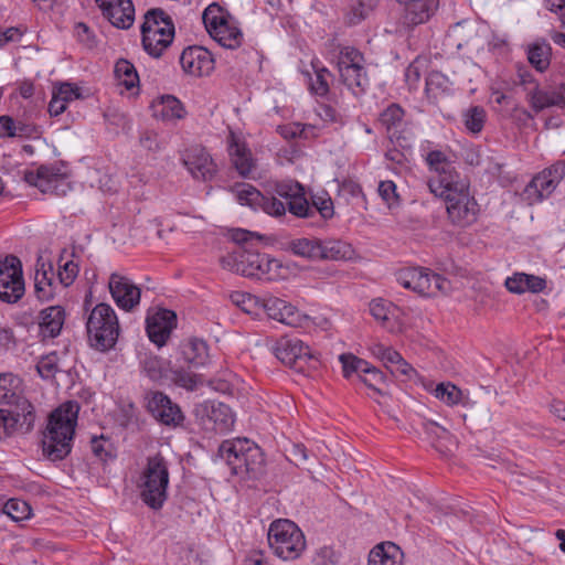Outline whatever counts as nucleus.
<instances>
[{"label": "nucleus", "mask_w": 565, "mask_h": 565, "mask_svg": "<svg viewBox=\"0 0 565 565\" xmlns=\"http://www.w3.org/2000/svg\"><path fill=\"white\" fill-rule=\"evenodd\" d=\"M267 541L273 553L282 561H295L306 550L302 531L288 519H278L270 523Z\"/></svg>", "instance_id": "obj_7"}, {"label": "nucleus", "mask_w": 565, "mask_h": 565, "mask_svg": "<svg viewBox=\"0 0 565 565\" xmlns=\"http://www.w3.org/2000/svg\"><path fill=\"white\" fill-rule=\"evenodd\" d=\"M103 15L118 29H129L135 21L131 0H96Z\"/></svg>", "instance_id": "obj_25"}, {"label": "nucleus", "mask_w": 565, "mask_h": 565, "mask_svg": "<svg viewBox=\"0 0 565 565\" xmlns=\"http://www.w3.org/2000/svg\"><path fill=\"white\" fill-rule=\"evenodd\" d=\"M86 331L92 348L105 352L115 347L120 327L110 305L100 302L90 310L86 319Z\"/></svg>", "instance_id": "obj_6"}, {"label": "nucleus", "mask_w": 565, "mask_h": 565, "mask_svg": "<svg viewBox=\"0 0 565 565\" xmlns=\"http://www.w3.org/2000/svg\"><path fill=\"white\" fill-rule=\"evenodd\" d=\"M147 411L162 425L169 427L181 426L184 414L180 406L160 391H148L145 394Z\"/></svg>", "instance_id": "obj_17"}, {"label": "nucleus", "mask_w": 565, "mask_h": 565, "mask_svg": "<svg viewBox=\"0 0 565 565\" xmlns=\"http://www.w3.org/2000/svg\"><path fill=\"white\" fill-rule=\"evenodd\" d=\"M320 259L343 260L350 259L353 255L352 246L349 243L341 239H320Z\"/></svg>", "instance_id": "obj_37"}, {"label": "nucleus", "mask_w": 565, "mask_h": 565, "mask_svg": "<svg viewBox=\"0 0 565 565\" xmlns=\"http://www.w3.org/2000/svg\"><path fill=\"white\" fill-rule=\"evenodd\" d=\"M0 138H18L15 119L11 116H0Z\"/></svg>", "instance_id": "obj_62"}, {"label": "nucleus", "mask_w": 565, "mask_h": 565, "mask_svg": "<svg viewBox=\"0 0 565 565\" xmlns=\"http://www.w3.org/2000/svg\"><path fill=\"white\" fill-rule=\"evenodd\" d=\"M36 370L41 377L52 379L55 373L60 371L58 356L55 352H52L43 356L36 364Z\"/></svg>", "instance_id": "obj_55"}, {"label": "nucleus", "mask_w": 565, "mask_h": 565, "mask_svg": "<svg viewBox=\"0 0 565 565\" xmlns=\"http://www.w3.org/2000/svg\"><path fill=\"white\" fill-rule=\"evenodd\" d=\"M18 138L35 139L42 134L41 127L30 121L28 118L21 117L15 119Z\"/></svg>", "instance_id": "obj_57"}, {"label": "nucleus", "mask_w": 565, "mask_h": 565, "mask_svg": "<svg viewBox=\"0 0 565 565\" xmlns=\"http://www.w3.org/2000/svg\"><path fill=\"white\" fill-rule=\"evenodd\" d=\"M24 291L21 260L14 255L0 258V300L15 303L23 297Z\"/></svg>", "instance_id": "obj_14"}, {"label": "nucleus", "mask_w": 565, "mask_h": 565, "mask_svg": "<svg viewBox=\"0 0 565 565\" xmlns=\"http://www.w3.org/2000/svg\"><path fill=\"white\" fill-rule=\"evenodd\" d=\"M177 327V315L169 309H159L146 320V331L151 342L163 347Z\"/></svg>", "instance_id": "obj_24"}, {"label": "nucleus", "mask_w": 565, "mask_h": 565, "mask_svg": "<svg viewBox=\"0 0 565 565\" xmlns=\"http://www.w3.org/2000/svg\"><path fill=\"white\" fill-rule=\"evenodd\" d=\"M141 35L145 51L153 57H159L173 41V22L163 10H149L141 25Z\"/></svg>", "instance_id": "obj_9"}, {"label": "nucleus", "mask_w": 565, "mask_h": 565, "mask_svg": "<svg viewBox=\"0 0 565 565\" xmlns=\"http://www.w3.org/2000/svg\"><path fill=\"white\" fill-rule=\"evenodd\" d=\"M258 209L270 216L280 217L286 214L288 203L286 200L281 201L276 196H267L263 194V200L259 202Z\"/></svg>", "instance_id": "obj_53"}, {"label": "nucleus", "mask_w": 565, "mask_h": 565, "mask_svg": "<svg viewBox=\"0 0 565 565\" xmlns=\"http://www.w3.org/2000/svg\"><path fill=\"white\" fill-rule=\"evenodd\" d=\"M273 350L278 360L297 371H301L305 363L312 359L309 347L298 338H281Z\"/></svg>", "instance_id": "obj_19"}, {"label": "nucleus", "mask_w": 565, "mask_h": 565, "mask_svg": "<svg viewBox=\"0 0 565 565\" xmlns=\"http://www.w3.org/2000/svg\"><path fill=\"white\" fill-rule=\"evenodd\" d=\"M114 74L119 86L125 87L127 90L138 89L139 75L135 65L128 60H118L114 67Z\"/></svg>", "instance_id": "obj_39"}, {"label": "nucleus", "mask_w": 565, "mask_h": 565, "mask_svg": "<svg viewBox=\"0 0 565 565\" xmlns=\"http://www.w3.org/2000/svg\"><path fill=\"white\" fill-rule=\"evenodd\" d=\"M262 311L268 318L288 326H297L300 321L299 311L292 305L277 297L264 298Z\"/></svg>", "instance_id": "obj_27"}, {"label": "nucleus", "mask_w": 565, "mask_h": 565, "mask_svg": "<svg viewBox=\"0 0 565 565\" xmlns=\"http://www.w3.org/2000/svg\"><path fill=\"white\" fill-rule=\"evenodd\" d=\"M391 373L395 376H405L406 379H411L415 373V369L404 360V358H401V361L397 362L391 370Z\"/></svg>", "instance_id": "obj_64"}, {"label": "nucleus", "mask_w": 565, "mask_h": 565, "mask_svg": "<svg viewBox=\"0 0 565 565\" xmlns=\"http://www.w3.org/2000/svg\"><path fill=\"white\" fill-rule=\"evenodd\" d=\"M451 32L458 40L457 46L459 49L462 45L470 44L478 35L475 24L466 21L455 24Z\"/></svg>", "instance_id": "obj_54"}, {"label": "nucleus", "mask_w": 565, "mask_h": 565, "mask_svg": "<svg viewBox=\"0 0 565 565\" xmlns=\"http://www.w3.org/2000/svg\"><path fill=\"white\" fill-rule=\"evenodd\" d=\"M565 177V161H557L537 173L526 185L524 194L531 202L548 198Z\"/></svg>", "instance_id": "obj_18"}, {"label": "nucleus", "mask_w": 565, "mask_h": 565, "mask_svg": "<svg viewBox=\"0 0 565 565\" xmlns=\"http://www.w3.org/2000/svg\"><path fill=\"white\" fill-rule=\"evenodd\" d=\"M217 454L225 460L232 475L242 480H258L266 472L262 449L247 438L224 440Z\"/></svg>", "instance_id": "obj_2"}, {"label": "nucleus", "mask_w": 565, "mask_h": 565, "mask_svg": "<svg viewBox=\"0 0 565 565\" xmlns=\"http://www.w3.org/2000/svg\"><path fill=\"white\" fill-rule=\"evenodd\" d=\"M78 412V403L68 401L49 416L46 428L43 431L42 449L44 456L50 460H62L71 452Z\"/></svg>", "instance_id": "obj_1"}, {"label": "nucleus", "mask_w": 565, "mask_h": 565, "mask_svg": "<svg viewBox=\"0 0 565 565\" xmlns=\"http://www.w3.org/2000/svg\"><path fill=\"white\" fill-rule=\"evenodd\" d=\"M90 448L96 458L103 462L116 458V450L113 443L103 435L94 436L90 440Z\"/></svg>", "instance_id": "obj_47"}, {"label": "nucleus", "mask_w": 565, "mask_h": 565, "mask_svg": "<svg viewBox=\"0 0 565 565\" xmlns=\"http://www.w3.org/2000/svg\"><path fill=\"white\" fill-rule=\"evenodd\" d=\"M404 7L402 24L414 29L430 20L439 7V0H396Z\"/></svg>", "instance_id": "obj_22"}, {"label": "nucleus", "mask_w": 565, "mask_h": 565, "mask_svg": "<svg viewBox=\"0 0 565 565\" xmlns=\"http://www.w3.org/2000/svg\"><path fill=\"white\" fill-rule=\"evenodd\" d=\"M404 116L405 111L399 105L391 104L380 114L379 122L385 128L391 142L405 149L409 147V143L407 138L401 134Z\"/></svg>", "instance_id": "obj_26"}, {"label": "nucleus", "mask_w": 565, "mask_h": 565, "mask_svg": "<svg viewBox=\"0 0 565 565\" xmlns=\"http://www.w3.org/2000/svg\"><path fill=\"white\" fill-rule=\"evenodd\" d=\"M49 274L53 275L52 266H49V270L45 269V264L41 258L38 259L36 270L34 275V289L35 295L39 300L47 301L53 298L54 290L52 287V277Z\"/></svg>", "instance_id": "obj_38"}, {"label": "nucleus", "mask_w": 565, "mask_h": 565, "mask_svg": "<svg viewBox=\"0 0 565 565\" xmlns=\"http://www.w3.org/2000/svg\"><path fill=\"white\" fill-rule=\"evenodd\" d=\"M274 192L287 201L288 211L296 217L311 218L319 213L322 220L328 221L334 216L333 201L328 193L313 194L310 203L305 195L303 186L297 181L278 182Z\"/></svg>", "instance_id": "obj_3"}, {"label": "nucleus", "mask_w": 565, "mask_h": 565, "mask_svg": "<svg viewBox=\"0 0 565 565\" xmlns=\"http://www.w3.org/2000/svg\"><path fill=\"white\" fill-rule=\"evenodd\" d=\"M434 396L448 406L461 404L466 406L469 398L463 395V392L450 382L439 383L434 390Z\"/></svg>", "instance_id": "obj_42"}, {"label": "nucleus", "mask_w": 565, "mask_h": 565, "mask_svg": "<svg viewBox=\"0 0 565 565\" xmlns=\"http://www.w3.org/2000/svg\"><path fill=\"white\" fill-rule=\"evenodd\" d=\"M65 321V311L61 306H51L40 312V330L43 337L55 338Z\"/></svg>", "instance_id": "obj_32"}, {"label": "nucleus", "mask_w": 565, "mask_h": 565, "mask_svg": "<svg viewBox=\"0 0 565 565\" xmlns=\"http://www.w3.org/2000/svg\"><path fill=\"white\" fill-rule=\"evenodd\" d=\"M448 89V78L438 71H433L426 77V92L437 96Z\"/></svg>", "instance_id": "obj_56"}, {"label": "nucleus", "mask_w": 565, "mask_h": 565, "mask_svg": "<svg viewBox=\"0 0 565 565\" xmlns=\"http://www.w3.org/2000/svg\"><path fill=\"white\" fill-rule=\"evenodd\" d=\"M53 94L66 104L81 97L78 87L70 83H62L53 89Z\"/></svg>", "instance_id": "obj_59"}, {"label": "nucleus", "mask_w": 565, "mask_h": 565, "mask_svg": "<svg viewBox=\"0 0 565 565\" xmlns=\"http://www.w3.org/2000/svg\"><path fill=\"white\" fill-rule=\"evenodd\" d=\"M34 406L29 401H22L18 408H0V439L20 431L26 434L33 429L35 422Z\"/></svg>", "instance_id": "obj_16"}, {"label": "nucleus", "mask_w": 565, "mask_h": 565, "mask_svg": "<svg viewBox=\"0 0 565 565\" xmlns=\"http://www.w3.org/2000/svg\"><path fill=\"white\" fill-rule=\"evenodd\" d=\"M391 303L383 299H375L370 303L371 315L382 323L388 320Z\"/></svg>", "instance_id": "obj_60"}, {"label": "nucleus", "mask_w": 565, "mask_h": 565, "mask_svg": "<svg viewBox=\"0 0 565 565\" xmlns=\"http://www.w3.org/2000/svg\"><path fill=\"white\" fill-rule=\"evenodd\" d=\"M210 418L215 423L216 428L220 430H227L234 424V416L231 408L223 403L212 406Z\"/></svg>", "instance_id": "obj_48"}, {"label": "nucleus", "mask_w": 565, "mask_h": 565, "mask_svg": "<svg viewBox=\"0 0 565 565\" xmlns=\"http://www.w3.org/2000/svg\"><path fill=\"white\" fill-rule=\"evenodd\" d=\"M435 195L445 200L448 217L454 225L466 227L477 221L479 204L469 193L466 179L445 189V193Z\"/></svg>", "instance_id": "obj_8"}, {"label": "nucleus", "mask_w": 565, "mask_h": 565, "mask_svg": "<svg viewBox=\"0 0 565 565\" xmlns=\"http://www.w3.org/2000/svg\"><path fill=\"white\" fill-rule=\"evenodd\" d=\"M526 98L536 113L552 106L565 107V95L555 90L541 89L539 84L527 88Z\"/></svg>", "instance_id": "obj_29"}, {"label": "nucleus", "mask_w": 565, "mask_h": 565, "mask_svg": "<svg viewBox=\"0 0 565 565\" xmlns=\"http://www.w3.org/2000/svg\"><path fill=\"white\" fill-rule=\"evenodd\" d=\"M181 358L189 367L199 369L209 362V350L205 341L192 338L181 345Z\"/></svg>", "instance_id": "obj_30"}, {"label": "nucleus", "mask_w": 565, "mask_h": 565, "mask_svg": "<svg viewBox=\"0 0 565 565\" xmlns=\"http://www.w3.org/2000/svg\"><path fill=\"white\" fill-rule=\"evenodd\" d=\"M376 4V0H356L349 7L345 13V22L349 25L359 24L370 15Z\"/></svg>", "instance_id": "obj_43"}, {"label": "nucleus", "mask_w": 565, "mask_h": 565, "mask_svg": "<svg viewBox=\"0 0 565 565\" xmlns=\"http://www.w3.org/2000/svg\"><path fill=\"white\" fill-rule=\"evenodd\" d=\"M342 83L355 95L363 94L369 87V77L363 55L354 47L345 46L337 61Z\"/></svg>", "instance_id": "obj_12"}, {"label": "nucleus", "mask_w": 565, "mask_h": 565, "mask_svg": "<svg viewBox=\"0 0 565 565\" xmlns=\"http://www.w3.org/2000/svg\"><path fill=\"white\" fill-rule=\"evenodd\" d=\"M237 201L242 205H247L254 210H258L259 202L263 200L260 193L255 186L250 184H242L235 189Z\"/></svg>", "instance_id": "obj_49"}, {"label": "nucleus", "mask_w": 565, "mask_h": 565, "mask_svg": "<svg viewBox=\"0 0 565 565\" xmlns=\"http://www.w3.org/2000/svg\"><path fill=\"white\" fill-rule=\"evenodd\" d=\"M182 161L194 179L209 181L216 174V164L203 147L193 146L186 149Z\"/></svg>", "instance_id": "obj_21"}, {"label": "nucleus", "mask_w": 565, "mask_h": 565, "mask_svg": "<svg viewBox=\"0 0 565 565\" xmlns=\"http://www.w3.org/2000/svg\"><path fill=\"white\" fill-rule=\"evenodd\" d=\"M184 109L179 99L173 96H164L161 100L160 115L164 120H174L183 117Z\"/></svg>", "instance_id": "obj_51"}, {"label": "nucleus", "mask_w": 565, "mask_h": 565, "mask_svg": "<svg viewBox=\"0 0 565 565\" xmlns=\"http://www.w3.org/2000/svg\"><path fill=\"white\" fill-rule=\"evenodd\" d=\"M173 384L188 391H194L201 379L198 374L185 371L182 366L170 369L169 377Z\"/></svg>", "instance_id": "obj_46"}, {"label": "nucleus", "mask_w": 565, "mask_h": 565, "mask_svg": "<svg viewBox=\"0 0 565 565\" xmlns=\"http://www.w3.org/2000/svg\"><path fill=\"white\" fill-rule=\"evenodd\" d=\"M396 281L404 288L425 297L447 295L450 281L426 267H405L395 273Z\"/></svg>", "instance_id": "obj_10"}, {"label": "nucleus", "mask_w": 565, "mask_h": 565, "mask_svg": "<svg viewBox=\"0 0 565 565\" xmlns=\"http://www.w3.org/2000/svg\"><path fill=\"white\" fill-rule=\"evenodd\" d=\"M320 238L300 237L288 242L286 250L309 260H319L321 256Z\"/></svg>", "instance_id": "obj_35"}, {"label": "nucleus", "mask_w": 565, "mask_h": 565, "mask_svg": "<svg viewBox=\"0 0 565 565\" xmlns=\"http://www.w3.org/2000/svg\"><path fill=\"white\" fill-rule=\"evenodd\" d=\"M223 268L245 277L271 280L281 266L277 259L268 254H260L247 246L235 248L221 258Z\"/></svg>", "instance_id": "obj_4"}, {"label": "nucleus", "mask_w": 565, "mask_h": 565, "mask_svg": "<svg viewBox=\"0 0 565 565\" xmlns=\"http://www.w3.org/2000/svg\"><path fill=\"white\" fill-rule=\"evenodd\" d=\"M552 47L545 42H535L527 47V60L539 72H544L551 63Z\"/></svg>", "instance_id": "obj_41"}, {"label": "nucleus", "mask_w": 565, "mask_h": 565, "mask_svg": "<svg viewBox=\"0 0 565 565\" xmlns=\"http://www.w3.org/2000/svg\"><path fill=\"white\" fill-rule=\"evenodd\" d=\"M233 166L242 177H248L255 168L250 151L244 143L233 140L228 147Z\"/></svg>", "instance_id": "obj_36"}, {"label": "nucleus", "mask_w": 565, "mask_h": 565, "mask_svg": "<svg viewBox=\"0 0 565 565\" xmlns=\"http://www.w3.org/2000/svg\"><path fill=\"white\" fill-rule=\"evenodd\" d=\"M377 191L388 207L398 203V194L396 193V185L393 181H381Z\"/></svg>", "instance_id": "obj_58"}, {"label": "nucleus", "mask_w": 565, "mask_h": 565, "mask_svg": "<svg viewBox=\"0 0 565 565\" xmlns=\"http://www.w3.org/2000/svg\"><path fill=\"white\" fill-rule=\"evenodd\" d=\"M108 288L116 305L125 311L134 310L140 302V289L131 279L119 273L110 275Z\"/></svg>", "instance_id": "obj_20"}, {"label": "nucleus", "mask_w": 565, "mask_h": 565, "mask_svg": "<svg viewBox=\"0 0 565 565\" xmlns=\"http://www.w3.org/2000/svg\"><path fill=\"white\" fill-rule=\"evenodd\" d=\"M4 513L13 521H22L31 515V507L28 502L20 499H10L3 508Z\"/></svg>", "instance_id": "obj_52"}, {"label": "nucleus", "mask_w": 565, "mask_h": 565, "mask_svg": "<svg viewBox=\"0 0 565 565\" xmlns=\"http://www.w3.org/2000/svg\"><path fill=\"white\" fill-rule=\"evenodd\" d=\"M403 553L391 542L376 545L369 555V565H403Z\"/></svg>", "instance_id": "obj_34"}, {"label": "nucleus", "mask_w": 565, "mask_h": 565, "mask_svg": "<svg viewBox=\"0 0 565 565\" xmlns=\"http://www.w3.org/2000/svg\"><path fill=\"white\" fill-rule=\"evenodd\" d=\"M169 480L166 458L161 454L148 457L138 486L142 502L152 510H160L168 499Z\"/></svg>", "instance_id": "obj_5"}, {"label": "nucleus", "mask_w": 565, "mask_h": 565, "mask_svg": "<svg viewBox=\"0 0 565 565\" xmlns=\"http://www.w3.org/2000/svg\"><path fill=\"white\" fill-rule=\"evenodd\" d=\"M504 286L510 292L516 295L524 292L539 294L546 288V279L525 273H514L505 279Z\"/></svg>", "instance_id": "obj_28"}, {"label": "nucleus", "mask_w": 565, "mask_h": 565, "mask_svg": "<svg viewBox=\"0 0 565 565\" xmlns=\"http://www.w3.org/2000/svg\"><path fill=\"white\" fill-rule=\"evenodd\" d=\"M140 365L146 376L153 382H160L169 377V363L157 355L145 354L140 361Z\"/></svg>", "instance_id": "obj_40"}, {"label": "nucleus", "mask_w": 565, "mask_h": 565, "mask_svg": "<svg viewBox=\"0 0 565 565\" xmlns=\"http://www.w3.org/2000/svg\"><path fill=\"white\" fill-rule=\"evenodd\" d=\"M425 161L429 170L434 173L429 181L428 188L434 194L445 193V189L452 185L455 182L465 180L456 171L452 162L447 154L441 150H430L425 156Z\"/></svg>", "instance_id": "obj_15"}, {"label": "nucleus", "mask_w": 565, "mask_h": 565, "mask_svg": "<svg viewBox=\"0 0 565 565\" xmlns=\"http://www.w3.org/2000/svg\"><path fill=\"white\" fill-rule=\"evenodd\" d=\"M315 78H310V90L317 96L323 97L329 93V78L332 76L326 67H317L313 64Z\"/></svg>", "instance_id": "obj_50"}, {"label": "nucleus", "mask_w": 565, "mask_h": 565, "mask_svg": "<svg viewBox=\"0 0 565 565\" xmlns=\"http://www.w3.org/2000/svg\"><path fill=\"white\" fill-rule=\"evenodd\" d=\"M339 361L342 365V373L345 379H350L353 374H358L359 377L361 374L373 375L375 380H382L383 377V373L379 369L352 353L341 354Z\"/></svg>", "instance_id": "obj_31"}, {"label": "nucleus", "mask_w": 565, "mask_h": 565, "mask_svg": "<svg viewBox=\"0 0 565 565\" xmlns=\"http://www.w3.org/2000/svg\"><path fill=\"white\" fill-rule=\"evenodd\" d=\"M202 20L210 36L223 47L234 50L242 44V31L231 14L217 3L205 8Z\"/></svg>", "instance_id": "obj_11"}, {"label": "nucleus", "mask_w": 565, "mask_h": 565, "mask_svg": "<svg viewBox=\"0 0 565 565\" xmlns=\"http://www.w3.org/2000/svg\"><path fill=\"white\" fill-rule=\"evenodd\" d=\"M21 379L12 373L0 374V404L18 408L20 402L28 401L21 396Z\"/></svg>", "instance_id": "obj_33"}, {"label": "nucleus", "mask_w": 565, "mask_h": 565, "mask_svg": "<svg viewBox=\"0 0 565 565\" xmlns=\"http://www.w3.org/2000/svg\"><path fill=\"white\" fill-rule=\"evenodd\" d=\"M232 239L234 243H236V246H246L248 245L253 239H260V235L254 232H249L246 230L237 228L232 233Z\"/></svg>", "instance_id": "obj_63"}, {"label": "nucleus", "mask_w": 565, "mask_h": 565, "mask_svg": "<svg viewBox=\"0 0 565 565\" xmlns=\"http://www.w3.org/2000/svg\"><path fill=\"white\" fill-rule=\"evenodd\" d=\"M487 113L481 106H471L462 113V121L469 134L478 135L482 131Z\"/></svg>", "instance_id": "obj_44"}, {"label": "nucleus", "mask_w": 565, "mask_h": 565, "mask_svg": "<svg viewBox=\"0 0 565 565\" xmlns=\"http://www.w3.org/2000/svg\"><path fill=\"white\" fill-rule=\"evenodd\" d=\"M78 274V265L72 260L66 262L58 271L60 281L64 286H70Z\"/></svg>", "instance_id": "obj_61"}, {"label": "nucleus", "mask_w": 565, "mask_h": 565, "mask_svg": "<svg viewBox=\"0 0 565 565\" xmlns=\"http://www.w3.org/2000/svg\"><path fill=\"white\" fill-rule=\"evenodd\" d=\"M231 298L232 301L246 313L259 316L263 310L264 298L239 291L234 292Z\"/></svg>", "instance_id": "obj_45"}, {"label": "nucleus", "mask_w": 565, "mask_h": 565, "mask_svg": "<svg viewBox=\"0 0 565 565\" xmlns=\"http://www.w3.org/2000/svg\"><path fill=\"white\" fill-rule=\"evenodd\" d=\"M25 179L42 193L64 196L72 190L66 168L61 163L43 164L26 173Z\"/></svg>", "instance_id": "obj_13"}, {"label": "nucleus", "mask_w": 565, "mask_h": 565, "mask_svg": "<svg viewBox=\"0 0 565 565\" xmlns=\"http://www.w3.org/2000/svg\"><path fill=\"white\" fill-rule=\"evenodd\" d=\"M182 70L195 77L206 76L214 70V60L203 46H189L180 56Z\"/></svg>", "instance_id": "obj_23"}]
</instances>
